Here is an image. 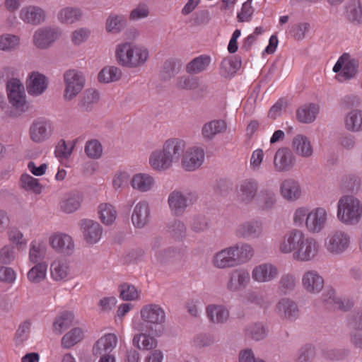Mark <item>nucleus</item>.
<instances>
[{"label":"nucleus","mask_w":362,"mask_h":362,"mask_svg":"<svg viewBox=\"0 0 362 362\" xmlns=\"http://www.w3.org/2000/svg\"><path fill=\"white\" fill-rule=\"evenodd\" d=\"M141 317L144 322L135 326L139 332H146L156 337L162 335L165 330V313L158 304H147L142 307L140 311Z\"/></svg>","instance_id":"f257e3e1"},{"label":"nucleus","mask_w":362,"mask_h":362,"mask_svg":"<svg viewBox=\"0 0 362 362\" xmlns=\"http://www.w3.org/2000/svg\"><path fill=\"white\" fill-rule=\"evenodd\" d=\"M149 57L147 48L133 42L119 44L115 50L117 63L124 67L136 68L143 66Z\"/></svg>","instance_id":"f03ea898"},{"label":"nucleus","mask_w":362,"mask_h":362,"mask_svg":"<svg viewBox=\"0 0 362 362\" xmlns=\"http://www.w3.org/2000/svg\"><path fill=\"white\" fill-rule=\"evenodd\" d=\"M362 216V204L352 195L342 196L337 204V218L346 225L358 223Z\"/></svg>","instance_id":"7ed1b4c3"},{"label":"nucleus","mask_w":362,"mask_h":362,"mask_svg":"<svg viewBox=\"0 0 362 362\" xmlns=\"http://www.w3.org/2000/svg\"><path fill=\"white\" fill-rule=\"evenodd\" d=\"M65 89L64 98L70 101L83 90L85 86V76L82 72L71 69L64 74Z\"/></svg>","instance_id":"20e7f679"},{"label":"nucleus","mask_w":362,"mask_h":362,"mask_svg":"<svg viewBox=\"0 0 362 362\" xmlns=\"http://www.w3.org/2000/svg\"><path fill=\"white\" fill-rule=\"evenodd\" d=\"M197 197L195 192H187L185 195L182 192L175 189L170 193L168 203L172 214L175 216H181L189 204L195 202Z\"/></svg>","instance_id":"39448f33"},{"label":"nucleus","mask_w":362,"mask_h":362,"mask_svg":"<svg viewBox=\"0 0 362 362\" xmlns=\"http://www.w3.org/2000/svg\"><path fill=\"white\" fill-rule=\"evenodd\" d=\"M6 90L9 103L16 110L24 112L28 110L23 85L20 80L12 78L7 82Z\"/></svg>","instance_id":"423d86ee"},{"label":"nucleus","mask_w":362,"mask_h":362,"mask_svg":"<svg viewBox=\"0 0 362 362\" xmlns=\"http://www.w3.org/2000/svg\"><path fill=\"white\" fill-rule=\"evenodd\" d=\"M349 57L347 53L343 54L333 67V71L338 73L336 78L339 82L354 78L357 73V62L354 59H349Z\"/></svg>","instance_id":"0eeeda50"},{"label":"nucleus","mask_w":362,"mask_h":362,"mask_svg":"<svg viewBox=\"0 0 362 362\" xmlns=\"http://www.w3.org/2000/svg\"><path fill=\"white\" fill-rule=\"evenodd\" d=\"M52 131L51 122L41 117L33 122L30 127L29 133L33 141L42 143L49 139Z\"/></svg>","instance_id":"6e6552de"},{"label":"nucleus","mask_w":362,"mask_h":362,"mask_svg":"<svg viewBox=\"0 0 362 362\" xmlns=\"http://www.w3.org/2000/svg\"><path fill=\"white\" fill-rule=\"evenodd\" d=\"M349 243V236L344 232L338 230L327 236L325 247L330 253L339 255L348 248Z\"/></svg>","instance_id":"1a4fd4ad"},{"label":"nucleus","mask_w":362,"mask_h":362,"mask_svg":"<svg viewBox=\"0 0 362 362\" xmlns=\"http://www.w3.org/2000/svg\"><path fill=\"white\" fill-rule=\"evenodd\" d=\"M61 35L58 28H42L37 30L33 35V43L39 49L50 47Z\"/></svg>","instance_id":"9d476101"},{"label":"nucleus","mask_w":362,"mask_h":362,"mask_svg":"<svg viewBox=\"0 0 362 362\" xmlns=\"http://www.w3.org/2000/svg\"><path fill=\"white\" fill-rule=\"evenodd\" d=\"M319 248L320 245L316 240L305 235L298 250L293 253V258L300 261H310L317 255Z\"/></svg>","instance_id":"9b49d317"},{"label":"nucleus","mask_w":362,"mask_h":362,"mask_svg":"<svg viewBox=\"0 0 362 362\" xmlns=\"http://www.w3.org/2000/svg\"><path fill=\"white\" fill-rule=\"evenodd\" d=\"M237 247L230 246L217 252L214 258L215 267L220 269L233 267L239 265L236 256Z\"/></svg>","instance_id":"f8f14e48"},{"label":"nucleus","mask_w":362,"mask_h":362,"mask_svg":"<svg viewBox=\"0 0 362 362\" xmlns=\"http://www.w3.org/2000/svg\"><path fill=\"white\" fill-rule=\"evenodd\" d=\"M295 165V158L287 147L279 148L274 157V167L277 172H286Z\"/></svg>","instance_id":"ddd939ff"},{"label":"nucleus","mask_w":362,"mask_h":362,"mask_svg":"<svg viewBox=\"0 0 362 362\" xmlns=\"http://www.w3.org/2000/svg\"><path fill=\"white\" fill-rule=\"evenodd\" d=\"M262 232V223L258 220H251L239 225L235 230V235L240 238L255 239L260 237Z\"/></svg>","instance_id":"4468645a"},{"label":"nucleus","mask_w":362,"mask_h":362,"mask_svg":"<svg viewBox=\"0 0 362 362\" xmlns=\"http://www.w3.org/2000/svg\"><path fill=\"white\" fill-rule=\"evenodd\" d=\"M327 211L324 208L318 207L308 213L305 218V226L312 233H319L325 226Z\"/></svg>","instance_id":"2eb2a0df"},{"label":"nucleus","mask_w":362,"mask_h":362,"mask_svg":"<svg viewBox=\"0 0 362 362\" xmlns=\"http://www.w3.org/2000/svg\"><path fill=\"white\" fill-rule=\"evenodd\" d=\"M79 224L87 243L95 244L100 240L103 228L98 222L90 219H83Z\"/></svg>","instance_id":"dca6fc26"},{"label":"nucleus","mask_w":362,"mask_h":362,"mask_svg":"<svg viewBox=\"0 0 362 362\" xmlns=\"http://www.w3.org/2000/svg\"><path fill=\"white\" fill-rule=\"evenodd\" d=\"M305 234L300 230L293 229L288 232L279 245V250L283 253L295 252L302 244Z\"/></svg>","instance_id":"f3484780"},{"label":"nucleus","mask_w":362,"mask_h":362,"mask_svg":"<svg viewBox=\"0 0 362 362\" xmlns=\"http://www.w3.org/2000/svg\"><path fill=\"white\" fill-rule=\"evenodd\" d=\"M46 16V11L37 6H25L20 11V18L25 23L33 25H37L44 23Z\"/></svg>","instance_id":"a211bd4d"},{"label":"nucleus","mask_w":362,"mask_h":362,"mask_svg":"<svg viewBox=\"0 0 362 362\" xmlns=\"http://www.w3.org/2000/svg\"><path fill=\"white\" fill-rule=\"evenodd\" d=\"M117 344V337L113 333H108L98 339L93 344L92 352L95 356L110 354Z\"/></svg>","instance_id":"6ab92c4d"},{"label":"nucleus","mask_w":362,"mask_h":362,"mask_svg":"<svg viewBox=\"0 0 362 362\" xmlns=\"http://www.w3.org/2000/svg\"><path fill=\"white\" fill-rule=\"evenodd\" d=\"M250 281V273L243 269H237L231 272L227 284V288L232 292L245 288Z\"/></svg>","instance_id":"aec40b11"},{"label":"nucleus","mask_w":362,"mask_h":362,"mask_svg":"<svg viewBox=\"0 0 362 362\" xmlns=\"http://www.w3.org/2000/svg\"><path fill=\"white\" fill-rule=\"evenodd\" d=\"M47 88V78L39 72H32L26 81V88L29 95L38 96Z\"/></svg>","instance_id":"412c9836"},{"label":"nucleus","mask_w":362,"mask_h":362,"mask_svg":"<svg viewBox=\"0 0 362 362\" xmlns=\"http://www.w3.org/2000/svg\"><path fill=\"white\" fill-rule=\"evenodd\" d=\"M204 151L202 148H193L183 155L182 165L187 171H193L200 167L204 162Z\"/></svg>","instance_id":"4be33fe9"},{"label":"nucleus","mask_w":362,"mask_h":362,"mask_svg":"<svg viewBox=\"0 0 362 362\" xmlns=\"http://www.w3.org/2000/svg\"><path fill=\"white\" fill-rule=\"evenodd\" d=\"M259 187L258 182L255 179H245L239 184L237 193L238 198L247 204L255 197Z\"/></svg>","instance_id":"5701e85b"},{"label":"nucleus","mask_w":362,"mask_h":362,"mask_svg":"<svg viewBox=\"0 0 362 362\" xmlns=\"http://www.w3.org/2000/svg\"><path fill=\"white\" fill-rule=\"evenodd\" d=\"M279 274L278 269L272 264H262L255 267L252 272V278L257 282H269Z\"/></svg>","instance_id":"b1692460"},{"label":"nucleus","mask_w":362,"mask_h":362,"mask_svg":"<svg viewBox=\"0 0 362 362\" xmlns=\"http://www.w3.org/2000/svg\"><path fill=\"white\" fill-rule=\"evenodd\" d=\"M150 220V209L146 201L139 202L136 204L132 214L133 225L137 228H144Z\"/></svg>","instance_id":"393cba45"},{"label":"nucleus","mask_w":362,"mask_h":362,"mask_svg":"<svg viewBox=\"0 0 362 362\" xmlns=\"http://www.w3.org/2000/svg\"><path fill=\"white\" fill-rule=\"evenodd\" d=\"M303 288L310 293H319L324 286V280L315 271H308L302 279Z\"/></svg>","instance_id":"a878e982"},{"label":"nucleus","mask_w":362,"mask_h":362,"mask_svg":"<svg viewBox=\"0 0 362 362\" xmlns=\"http://www.w3.org/2000/svg\"><path fill=\"white\" fill-rule=\"evenodd\" d=\"M185 148V144L182 140L171 139L167 140L163 148V152L169 157L172 162L177 160Z\"/></svg>","instance_id":"bb28decb"},{"label":"nucleus","mask_w":362,"mask_h":362,"mask_svg":"<svg viewBox=\"0 0 362 362\" xmlns=\"http://www.w3.org/2000/svg\"><path fill=\"white\" fill-rule=\"evenodd\" d=\"M226 128L227 125L224 120H212L204 124L202 129V134L205 140L211 141L216 134L225 132Z\"/></svg>","instance_id":"cd10ccee"},{"label":"nucleus","mask_w":362,"mask_h":362,"mask_svg":"<svg viewBox=\"0 0 362 362\" xmlns=\"http://www.w3.org/2000/svg\"><path fill=\"white\" fill-rule=\"evenodd\" d=\"M83 201V195L79 192H72L67 194L60 203L61 209L71 214L78 210Z\"/></svg>","instance_id":"c85d7f7f"},{"label":"nucleus","mask_w":362,"mask_h":362,"mask_svg":"<svg viewBox=\"0 0 362 362\" xmlns=\"http://www.w3.org/2000/svg\"><path fill=\"white\" fill-rule=\"evenodd\" d=\"M281 193L286 199L295 201L301 195L300 185L295 180H285L281 185Z\"/></svg>","instance_id":"c756f323"},{"label":"nucleus","mask_w":362,"mask_h":362,"mask_svg":"<svg viewBox=\"0 0 362 362\" xmlns=\"http://www.w3.org/2000/svg\"><path fill=\"white\" fill-rule=\"evenodd\" d=\"M99 100V93L94 89L86 90L81 95L78 107L83 112H90Z\"/></svg>","instance_id":"7c9ffc66"},{"label":"nucleus","mask_w":362,"mask_h":362,"mask_svg":"<svg viewBox=\"0 0 362 362\" xmlns=\"http://www.w3.org/2000/svg\"><path fill=\"white\" fill-rule=\"evenodd\" d=\"M149 163L154 170L164 171L171 167L173 162L163 150H160L151 153Z\"/></svg>","instance_id":"2f4dec72"},{"label":"nucleus","mask_w":362,"mask_h":362,"mask_svg":"<svg viewBox=\"0 0 362 362\" xmlns=\"http://www.w3.org/2000/svg\"><path fill=\"white\" fill-rule=\"evenodd\" d=\"M278 313L288 320H294L298 316L297 304L289 298H282L276 306Z\"/></svg>","instance_id":"473e14b6"},{"label":"nucleus","mask_w":362,"mask_h":362,"mask_svg":"<svg viewBox=\"0 0 362 362\" xmlns=\"http://www.w3.org/2000/svg\"><path fill=\"white\" fill-rule=\"evenodd\" d=\"M319 112V106L315 103H310L300 107L296 111L297 119L304 124L313 122Z\"/></svg>","instance_id":"72a5a7b5"},{"label":"nucleus","mask_w":362,"mask_h":362,"mask_svg":"<svg viewBox=\"0 0 362 362\" xmlns=\"http://www.w3.org/2000/svg\"><path fill=\"white\" fill-rule=\"evenodd\" d=\"M50 245L56 250L64 254H69L74 248L72 238L66 234L52 236Z\"/></svg>","instance_id":"f704fd0d"},{"label":"nucleus","mask_w":362,"mask_h":362,"mask_svg":"<svg viewBox=\"0 0 362 362\" xmlns=\"http://www.w3.org/2000/svg\"><path fill=\"white\" fill-rule=\"evenodd\" d=\"M292 148L297 154L303 157H310L313 154V148L309 139L301 134L293 138Z\"/></svg>","instance_id":"c9c22d12"},{"label":"nucleus","mask_w":362,"mask_h":362,"mask_svg":"<svg viewBox=\"0 0 362 362\" xmlns=\"http://www.w3.org/2000/svg\"><path fill=\"white\" fill-rule=\"evenodd\" d=\"M74 322V315L70 311H64L56 318L53 323V330L58 334H61L64 330L69 329Z\"/></svg>","instance_id":"e433bc0d"},{"label":"nucleus","mask_w":362,"mask_h":362,"mask_svg":"<svg viewBox=\"0 0 362 362\" xmlns=\"http://www.w3.org/2000/svg\"><path fill=\"white\" fill-rule=\"evenodd\" d=\"M206 314L210 321L214 323H223L229 317L228 310L220 305H209L206 308Z\"/></svg>","instance_id":"4c0bfd02"},{"label":"nucleus","mask_w":362,"mask_h":362,"mask_svg":"<svg viewBox=\"0 0 362 362\" xmlns=\"http://www.w3.org/2000/svg\"><path fill=\"white\" fill-rule=\"evenodd\" d=\"M277 197L276 193L271 189H262L257 197V204L262 210H270L273 209L276 203Z\"/></svg>","instance_id":"58836bf2"},{"label":"nucleus","mask_w":362,"mask_h":362,"mask_svg":"<svg viewBox=\"0 0 362 362\" xmlns=\"http://www.w3.org/2000/svg\"><path fill=\"white\" fill-rule=\"evenodd\" d=\"M83 338V330L81 327H74L63 336L61 345L63 348L69 349L81 341Z\"/></svg>","instance_id":"ea45409f"},{"label":"nucleus","mask_w":362,"mask_h":362,"mask_svg":"<svg viewBox=\"0 0 362 362\" xmlns=\"http://www.w3.org/2000/svg\"><path fill=\"white\" fill-rule=\"evenodd\" d=\"M241 66V60L237 57L223 59L221 63L220 74L228 78L234 75Z\"/></svg>","instance_id":"a19ab883"},{"label":"nucleus","mask_w":362,"mask_h":362,"mask_svg":"<svg viewBox=\"0 0 362 362\" xmlns=\"http://www.w3.org/2000/svg\"><path fill=\"white\" fill-rule=\"evenodd\" d=\"M153 337L155 336L151 334L141 332V334H136L132 340L133 345L139 349L150 350L156 348L157 341Z\"/></svg>","instance_id":"79ce46f5"},{"label":"nucleus","mask_w":362,"mask_h":362,"mask_svg":"<svg viewBox=\"0 0 362 362\" xmlns=\"http://www.w3.org/2000/svg\"><path fill=\"white\" fill-rule=\"evenodd\" d=\"M345 16L354 24L362 22V8L359 0H351L346 6Z\"/></svg>","instance_id":"37998d69"},{"label":"nucleus","mask_w":362,"mask_h":362,"mask_svg":"<svg viewBox=\"0 0 362 362\" xmlns=\"http://www.w3.org/2000/svg\"><path fill=\"white\" fill-rule=\"evenodd\" d=\"M132 186L140 192H147L154 184V179L148 174L139 173L133 176L131 180Z\"/></svg>","instance_id":"c03bdc74"},{"label":"nucleus","mask_w":362,"mask_h":362,"mask_svg":"<svg viewBox=\"0 0 362 362\" xmlns=\"http://www.w3.org/2000/svg\"><path fill=\"white\" fill-rule=\"evenodd\" d=\"M122 76L121 69L117 66L104 67L98 74V79L101 83H108L119 81Z\"/></svg>","instance_id":"a18cd8bd"},{"label":"nucleus","mask_w":362,"mask_h":362,"mask_svg":"<svg viewBox=\"0 0 362 362\" xmlns=\"http://www.w3.org/2000/svg\"><path fill=\"white\" fill-rule=\"evenodd\" d=\"M244 332L247 337L255 341L262 340L267 335V329L262 322H254L248 325Z\"/></svg>","instance_id":"49530a36"},{"label":"nucleus","mask_w":362,"mask_h":362,"mask_svg":"<svg viewBox=\"0 0 362 362\" xmlns=\"http://www.w3.org/2000/svg\"><path fill=\"white\" fill-rule=\"evenodd\" d=\"M127 25V19L122 15L110 14L106 21L105 28L107 33H119Z\"/></svg>","instance_id":"de8ad7c7"},{"label":"nucleus","mask_w":362,"mask_h":362,"mask_svg":"<svg viewBox=\"0 0 362 362\" xmlns=\"http://www.w3.org/2000/svg\"><path fill=\"white\" fill-rule=\"evenodd\" d=\"M211 62V58L207 55H201L193 59L186 66V71L189 74H199L204 71Z\"/></svg>","instance_id":"09e8293b"},{"label":"nucleus","mask_w":362,"mask_h":362,"mask_svg":"<svg viewBox=\"0 0 362 362\" xmlns=\"http://www.w3.org/2000/svg\"><path fill=\"white\" fill-rule=\"evenodd\" d=\"M180 64H177L174 59L166 60L160 72V78L163 81H167L175 77L180 70Z\"/></svg>","instance_id":"8fccbe9b"},{"label":"nucleus","mask_w":362,"mask_h":362,"mask_svg":"<svg viewBox=\"0 0 362 362\" xmlns=\"http://www.w3.org/2000/svg\"><path fill=\"white\" fill-rule=\"evenodd\" d=\"M347 129L352 132L362 130V111L354 110L348 113L345 119Z\"/></svg>","instance_id":"3c124183"},{"label":"nucleus","mask_w":362,"mask_h":362,"mask_svg":"<svg viewBox=\"0 0 362 362\" xmlns=\"http://www.w3.org/2000/svg\"><path fill=\"white\" fill-rule=\"evenodd\" d=\"M81 16V10L78 8L66 7L60 10L58 19L60 22L71 24L78 21Z\"/></svg>","instance_id":"603ef678"},{"label":"nucleus","mask_w":362,"mask_h":362,"mask_svg":"<svg viewBox=\"0 0 362 362\" xmlns=\"http://www.w3.org/2000/svg\"><path fill=\"white\" fill-rule=\"evenodd\" d=\"M244 303L247 304H255L260 308H267L269 302L266 296L262 292L247 291L243 296Z\"/></svg>","instance_id":"864d4df0"},{"label":"nucleus","mask_w":362,"mask_h":362,"mask_svg":"<svg viewBox=\"0 0 362 362\" xmlns=\"http://www.w3.org/2000/svg\"><path fill=\"white\" fill-rule=\"evenodd\" d=\"M21 186L26 191H32L35 194H40L42 186L39 180L28 174H23L20 179Z\"/></svg>","instance_id":"5fc2aeb1"},{"label":"nucleus","mask_w":362,"mask_h":362,"mask_svg":"<svg viewBox=\"0 0 362 362\" xmlns=\"http://www.w3.org/2000/svg\"><path fill=\"white\" fill-rule=\"evenodd\" d=\"M99 214L101 221L105 225H111L116 219L117 211L110 204H101L99 206Z\"/></svg>","instance_id":"6e6d98bb"},{"label":"nucleus","mask_w":362,"mask_h":362,"mask_svg":"<svg viewBox=\"0 0 362 362\" xmlns=\"http://www.w3.org/2000/svg\"><path fill=\"white\" fill-rule=\"evenodd\" d=\"M47 264L45 262H41L35 264L30 269L28 273V279L34 284H37L42 281L46 276Z\"/></svg>","instance_id":"4d7b16f0"},{"label":"nucleus","mask_w":362,"mask_h":362,"mask_svg":"<svg viewBox=\"0 0 362 362\" xmlns=\"http://www.w3.org/2000/svg\"><path fill=\"white\" fill-rule=\"evenodd\" d=\"M20 45V38L12 34H4L0 36V49L5 52H11L18 48Z\"/></svg>","instance_id":"13d9d810"},{"label":"nucleus","mask_w":362,"mask_h":362,"mask_svg":"<svg viewBox=\"0 0 362 362\" xmlns=\"http://www.w3.org/2000/svg\"><path fill=\"white\" fill-rule=\"evenodd\" d=\"M119 297L126 301L135 300L139 299V293L136 288L128 283H123L118 287Z\"/></svg>","instance_id":"bf43d9fd"},{"label":"nucleus","mask_w":362,"mask_h":362,"mask_svg":"<svg viewBox=\"0 0 362 362\" xmlns=\"http://www.w3.org/2000/svg\"><path fill=\"white\" fill-rule=\"evenodd\" d=\"M233 247H237L235 257L238 258L239 265L247 262L254 255L252 247L247 243L236 244Z\"/></svg>","instance_id":"052dcab7"},{"label":"nucleus","mask_w":362,"mask_h":362,"mask_svg":"<svg viewBox=\"0 0 362 362\" xmlns=\"http://www.w3.org/2000/svg\"><path fill=\"white\" fill-rule=\"evenodd\" d=\"M51 274L52 278L56 281H60L67 276L68 267L66 264L62 261H54L51 264Z\"/></svg>","instance_id":"680f3d73"},{"label":"nucleus","mask_w":362,"mask_h":362,"mask_svg":"<svg viewBox=\"0 0 362 362\" xmlns=\"http://www.w3.org/2000/svg\"><path fill=\"white\" fill-rule=\"evenodd\" d=\"M46 255V249L44 246L40 244H36L33 243L30 246L29 258L30 262L34 264H38L42 262V261L45 258Z\"/></svg>","instance_id":"e2e57ef3"},{"label":"nucleus","mask_w":362,"mask_h":362,"mask_svg":"<svg viewBox=\"0 0 362 362\" xmlns=\"http://www.w3.org/2000/svg\"><path fill=\"white\" fill-rule=\"evenodd\" d=\"M175 86L179 89L194 90L199 87L197 77L182 76L177 78Z\"/></svg>","instance_id":"0e129e2a"},{"label":"nucleus","mask_w":362,"mask_h":362,"mask_svg":"<svg viewBox=\"0 0 362 362\" xmlns=\"http://www.w3.org/2000/svg\"><path fill=\"white\" fill-rule=\"evenodd\" d=\"M296 286L295 276L291 274H284L281 276L279 282V289L284 294L292 291Z\"/></svg>","instance_id":"69168bd1"},{"label":"nucleus","mask_w":362,"mask_h":362,"mask_svg":"<svg viewBox=\"0 0 362 362\" xmlns=\"http://www.w3.org/2000/svg\"><path fill=\"white\" fill-rule=\"evenodd\" d=\"M86 155L91 158H99L103 152L101 144L97 140H91L86 143L85 146Z\"/></svg>","instance_id":"338daca9"},{"label":"nucleus","mask_w":362,"mask_h":362,"mask_svg":"<svg viewBox=\"0 0 362 362\" xmlns=\"http://www.w3.org/2000/svg\"><path fill=\"white\" fill-rule=\"evenodd\" d=\"M209 227V223L207 218L202 215L195 216L190 223L191 230L197 233L206 230Z\"/></svg>","instance_id":"774afa93"}]
</instances>
